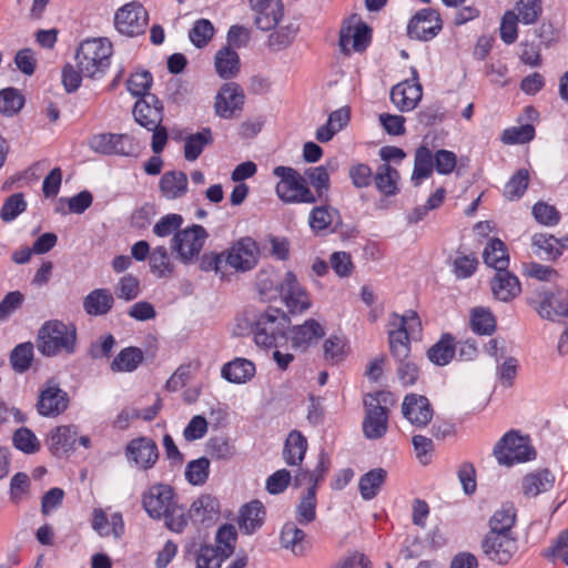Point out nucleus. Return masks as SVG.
I'll list each match as a JSON object with an SVG mask.
<instances>
[{
    "label": "nucleus",
    "mask_w": 568,
    "mask_h": 568,
    "mask_svg": "<svg viewBox=\"0 0 568 568\" xmlns=\"http://www.w3.org/2000/svg\"><path fill=\"white\" fill-rule=\"evenodd\" d=\"M483 260L496 271L490 282L494 297L501 302H510L517 297L521 285L518 277L507 270L509 255L506 244L500 239H490L483 252Z\"/></svg>",
    "instance_id": "f257e3e1"
},
{
    "label": "nucleus",
    "mask_w": 568,
    "mask_h": 568,
    "mask_svg": "<svg viewBox=\"0 0 568 568\" xmlns=\"http://www.w3.org/2000/svg\"><path fill=\"white\" fill-rule=\"evenodd\" d=\"M37 347L47 357L73 354L77 347L75 326L59 320L47 321L38 331Z\"/></svg>",
    "instance_id": "f03ea898"
},
{
    "label": "nucleus",
    "mask_w": 568,
    "mask_h": 568,
    "mask_svg": "<svg viewBox=\"0 0 568 568\" xmlns=\"http://www.w3.org/2000/svg\"><path fill=\"white\" fill-rule=\"evenodd\" d=\"M112 44L108 39L84 40L77 50L75 61L81 73L88 78L103 74L110 65Z\"/></svg>",
    "instance_id": "7ed1b4c3"
},
{
    "label": "nucleus",
    "mask_w": 568,
    "mask_h": 568,
    "mask_svg": "<svg viewBox=\"0 0 568 568\" xmlns=\"http://www.w3.org/2000/svg\"><path fill=\"white\" fill-rule=\"evenodd\" d=\"M526 302L544 320L556 321L559 317H568L567 296L560 290L538 284L528 292Z\"/></svg>",
    "instance_id": "20e7f679"
},
{
    "label": "nucleus",
    "mask_w": 568,
    "mask_h": 568,
    "mask_svg": "<svg viewBox=\"0 0 568 568\" xmlns=\"http://www.w3.org/2000/svg\"><path fill=\"white\" fill-rule=\"evenodd\" d=\"M273 174L280 179L275 192L284 203L313 204L316 202V196L295 169L278 165L273 170Z\"/></svg>",
    "instance_id": "39448f33"
},
{
    "label": "nucleus",
    "mask_w": 568,
    "mask_h": 568,
    "mask_svg": "<svg viewBox=\"0 0 568 568\" xmlns=\"http://www.w3.org/2000/svg\"><path fill=\"white\" fill-rule=\"evenodd\" d=\"M499 464L511 466L515 463H524L535 459L536 450L527 435L511 429L496 444L494 448Z\"/></svg>",
    "instance_id": "423d86ee"
},
{
    "label": "nucleus",
    "mask_w": 568,
    "mask_h": 568,
    "mask_svg": "<svg viewBox=\"0 0 568 568\" xmlns=\"http://www.w3.org/2000/svg\"><path fill=\"white\" fill-rule=\"evenodd\" d=\"M287 323L286 314L278 308H268L261 313L253 328L256 345L265 348L276 347L278 338L285 337Z\"/></svg>",
    "instance_id": "0eeeda50"
},
{
    "label": "nucleus",
    "mask_w": 568,
    "mask_h": 568,
    "mask_svg": "<svg viewBox=\"0 0 568 568\" xmlns=\"http://www.w3.org/2000/svg\"><path fill=\"white\" fill-rule=\"evenodd\" d=\"M207 236L202 225L193 224L175 232L171 240V250L176 253L180 262L191 264L199 257Z\"/></svg>",
    "instance_id": "6e6552de"
},
{
    "label": "nucleus",
    "mask_w": 568,
    "mask_h": 568,
    "mask_svg": "<svg viewBox=\"0 0 568 568\" xmlns=\"http://www.w3.org/2000/svg\"><path fill=\"white\" fill-rule=\"evenodd\" d=\"M149 23V14L144 7L132 1L116 10L114 27L123 36L138 37L143 34Z\"/></svg>",
    "instance_id": "1a4fd4ad"
},
{
    "label": "nucleus",
    "mask_w": 568,
    "mask_h": 568,
    "mask_svg": "<svg viewBox=\"0 0 568 568\" xmlns=\"http://www.w3.org/2000/svg\"><path fill=\"white\" fill-rule=\"evenodd\" d=\"M89 146L103 155L135 156L139 152L138 144L129 134L99 133L89 140Z\"/></svg>",
    "instance_id": "9d476101"
},
{
    "label": "nucleus",
    "mask_w": 568,
    "mask_h": 568,
    "mask_svg": "<svg viewBox=\"0 0 568 568\" xmlns=\"http://www.w3.org/2000/svg\"><path fill=\"white\" fill-rule=\"evenodd\" d=\"M481 549L491 562L507 565L517 552L518 542L514 535L486 534L481 541Z\"/></svg>",
    "instance_id": "9b49d317"
},
{
    "label": "nucleus",
    "mask_w": 568,
    "mask_h": 568,
    "mask_svg": "<svg viewBox=\"0 0 568 568\" xmlns=\"http://www.w3.org/2000/svg\"><path fill=\"white\" fill-rule=\"evenodd\" d=\"M443 29V21L437 10L425 8L417 11L409 20L407 34L410 39L429 41Z\"/></svg>",
    "instance_id": "f8f14e48"
},
{
    "label": "nucleus",
    "mask_w": 568,
    "mask_h": 568,
    "mask_svg": "<svg viewBox=\"0 0 568 568\" xmlns=\"http://www.w3.org/2000/svg\"><path fill=\"white\" fill-rule=\"evenodd\" d=\"M278 291L288 312L292 314H301L312 305L307 292L291 271L285 273L284 278L278 284Z\"/></svg>",
    "instance_id": "ddd939ff"
},
{
    "label": "nucleus",
    "mask_w": 568,
    "mask_h": 568,
    "mask_svg": "<svg viewBox=\"0 0 568 568\" xmlns=\"http://www.w3.org/2000/svg\"><path fill=\"white\" fill-rule=\"evenodd\" d=\"M244 99V92L237 83H224L215 97V113L223 119H233L242 112Z\"/></svg>",
    "instance_id": "4468645a"
},
{
    "label": "nucleus",
    "mask_w": 568,
    "mask_h": 568,
    "mask_svg": "<svg viewBox=\"0 0 568 568\" xmlns=\"http://www.w3.org/2000/svg\"><path fill=\"white\" fill-rule=\"evenodd\" d=\"M258 257V247L251 237H243L235 242L227 251L224 260L225 265L241 272L252 270Z\"/></svg>",
    "instance_id": "2eb2a0df"
},
{
    "label": "nucleus",
    "mask_w": 568,
    "mask_h": 568,
    "mask_svg": "<svg viewBox=\"0 0 568 568\" xmlns=\"http://www.w3.org/2000/svg\"><path fill=\"white\" fill-rule=\"evenodd\" d=\"M254 24L262 31L274 30L284 17L282 0H248Z\"/></svg>",
    "instance_id": "dca6fc26"
},
{
    "label": "nucleus",
    "mask_w": 568,
    "mask_h": 568,
    "mask_svg": "<svg viewBox=\"0 0 568 568\" xmlns=\"http://www.w3.org/2000/svg\"><path fill=\"white\" fill-rule=\"evenodd\" d=\"M174 491L171 486L155 484L143 494L142 505L150 517L159 519L174 505Z\"/></svg>",
    "instance_id": "f3484780"
},
{
    "label": "nucleus",
    "mask_w": 568,
    "mask_h": 568,
    "mask_svg": "<svg viewBox=\"0 0 568 568\" xmlns=\"http://www.w3.org/2000/svg\"><path fill=\"white\" fill-rule=\"evenodd\" d=\"M68 404L67 392L62 390L53 381H49L39 394L37 410L42 416L55 417L67 409Z\"/></svg>",
    "instance_id": "a211bd4d"
},
{
    "label": "nucleus",
    "mask_w": 568,
    "mask_h": 568,
    "mask_svg": "<svg viewBox=\"0 0 568 568\" xmlns=\"http://www.w3.org/2000/svg\"><path fill=\"white\" fill-rule=\"evenodd\" d=\"M402 413L415 426H427L434 416V409L428 398L415 393L404 397Z\"/></svg>",
    "instance_id": "6ab92c4d"
},
{
    "label": "nucleus",
    "mask_w": 568,
    "mask_h": 568,
    "mask_svg": "<svg viewBox=\"0 0 568 568\" xmlns=\"http://www.w3.org/2000/svg\"><path fill=\"white\" fill-rule=\"evenodd\" d=\"M163 115V104L154 94L138 100L133 108L134 120L146 130L162 124Z\"/></svg>",
    "instance_id": "aec40b11"
},
{
    "label": "nucleus",
    "mask_w": 568,
    "mask_h": 568,
    "mask_svg": "<svg viewBox=\"0 0 568 568\" xmlns=\"http://www.w3.org/2000/svg\"><path fill=\"white\" fill-rule=\"evenodd\" d=\"M125 454L140 469L153 467L159 458L156 444L146 437L132 439L126 446Z\"/></svg>",
    "instance_id": "412c9836"
},
{
    "label": "nucleus",
    "mask_w": 568,
    "mask_h": 568,
    "mask_svg": "<svg viewBox=\"0 0 568 568\" xmlns=\"http://www.w3.org/2000/svg\"><path fill=\"white\" fill-rule=\"evenodd\" d=\"M371 42V29L364 22L356 26L343 27L339 34V47L343 53L349 54L352 50L363 52Z\"/></svg>",
    "instance_id": "4be33fe9"
},
{
    "label": "nucleus",
    "mask_w": 568,
    "mask_h": 568,
    "mask_svg": "<svg viewBox=\"0 0 568 568\" xmlns=\"http://www.w3.org/2000/svg\"><path fill=\"white\" fill-rule=\"evenodd\" d=\"M311 230L320 234L324 231L336 232L343 224L341 213L331 205H320L312 209L308 217Z\"/></svg>",
    "instance_id": "5701e85b"
},
{
    "label": "nucleus",
    "mask_w": 568,
    "mask_h": 568,
    "mask_svg": "<svg viewBox=\"0 0 568 568\" xmlns=\"http://www.w3.org/2000/svg\"><path fill=\"white\" fill-rule=\"evenodd\" d=\"M423 90L419 83H412L406 80L393 87L390 100L402 112L414 110L422 100Z\"/></svg>",
    "instance_id": "b1692460"
},
{
    "label": "nucleus",
    "mask_w": 568,
    "mask_h": 568,
    "mask_svg": "<svg viewBox=\"0 0 568 568\" xmlns=\"http://www.w3.org/2000/svg\"><path fill=\"white\" fill-rule=\"evenodd\" d=\"M325 335V328L314 318L306 320L302 325L291 329L293 348L305 351Z\"/></svg>",
    "instance_id": "393cba45"
},
{
    "label": "nucleus",
    "mask_w": 568,
    "mask_h": 568,
    "mask_svg": "<svg viewBox=\"0 0 568 568\" xmlns=\"http://www.w3.org/2000/svg\"><path fill=\"white\" fill-rule=\"evenodd\" d=\"M555 475L548 468H539L526 474L521 480V491L528 498H535L552 489Z\"/></svg>",
    "instance_id": "a878e982"
},
{
    "label": "nucleus",
    "mask_w": 568,
    "mask_h": 568,
    "mask_svg": "<svg viewBox=\"0 0 568 568\" xmlns=\"http://www.w3.org/2000/svg\"><path fill=\"white\" fill-rule=\"evenodd\" d=\"M220 515V504L216 497L210 494L199 496L190 506L189 517L194 523L213 524Z\"/></svg>",
    "instance_id": "bb28decb"
},
{
    "label": "nucleus",
    "mask_w": 568,
    "mask_h": 568,
    "mask_svg": "<svg viewBox=\"0 0 568 568\" xmlns=\"http://www.w3.org/2000/svg\"><path fill=\"white\" fill-rule=\"evenodd\" d=\"M265 515V508L263 504L257 499L243 505L240 509L239 516L240 529L246 535L254 534L262 527Z\"/></svg>",
    "instance_id": "cd10ccee"
},
{
    "label": "nucleus",
    "mask_w": 568,
    "mask_h": 568,
    "mask_svg": "<svg viewBox=\"0 0 568 568\" xmlns=\"http://www.w3.org/2000/svg\"><path fill=\"white\" fill-rule=\"evenodd\" d=\"M114 303L109 288H95L83 298V310L90 316H103L113 308Z\"/></svg>",
    "instance_id": "c85d7f7f"
},
{
    "label": "nucleus",
    "mask_w": 568,
    "mask_h": 568,
    "mask_svg": "<svg viewBox=\"0 0 568 568\" xmlns=\"http://www.w3.org/2000/svg\"><path fill=\"white\" fill-rule=\"evenodd\" d=\"M92 528L102 537L113 535L119 539L124 534V521L120 513L112 514L109 519L102 509H94Z\"/></svg>",
    "instance_id": "c756f323"
},
{
    "label": "nucleus",
    "mask_w": 568,
    "mask_h": 568,
    "mask_svg": "<svg viewBox=\"0 0 568 568\" xmlns=\"http://www.w3.org/2000/svg\"><path fill=\"white\" fill-rule=\"evenodd\" d=\"M187 175L182 171L165 172L160 179L159 187L164 197L175 200L187 192Z\"/></svg>",
    "instance_id": "7c9ffc66"
},
{
    "label": "nucleus",
    "mask_w": 568,
    "mask_h": 568,
    "mask_svg": "<svg viewBox=\"0 0 568 568\" xmlns=\"http://www.w3.org/2000/svg\"><path fill=\"white\" fill-rule=\"evenodd\" d=\"M221 374L231 383L243 384L255 375V365L246 358L236 357L223 365Z\"/></svg>",
    "instance_id": "2f4dec72"
},
{
    "label": "nucleus",
    "mask_w": 568,
    "mask_h": 568,
    "mask_svg": "<svg viewBox=\"0 0 568 568\" xmlns=\"http://www.w3.org/2000/svg\"><path fill=\"white\" fill-rule=\"evenodd\" d=\"M216 73L220 78L229 80L240 72V57L230 45L221 48L214 58Z\"/></svg>",
    "instance_id": "473e14b6"
},
{
    "label": "nucleus",
    "mask_w": 568,
    "mask_h": 568,
    "mask_svg": "<svg viewBox=\"0 0 568 568\" xmlns=\"http://www.w3.org/2000/svg\"><path fill=\"white\" fill-rule=\"evenodd\" d=\"M531 250L538 258L544 261H555L561 255L558 239L546 233L532 235Z\"/></svg>",
    "instance_id": "72a5a7b5"
},
{
    "label": "nucleus",
    "mask_w": 568,
    "mask_h": 568,
    "mask_svg": "<svg viewBox=\"0 0 568 568\" xmlns=\"http://www.w3.org/2000/svg\"><path fill=\"white\" fill-rule=\"evenodd\" d=\"M307 450V440L305 436L302 435L296 429H293L284 444L283 449V458L290 466L300 465L305 456Z\"/></svg>",
    "instance_id": "f704fd0d"
},
{
    "label": "nucleus",
    "mask_w": 568,
    "mask_h": 568,
    "mask_svg": "<svg viewBox=\"0 0 568 568\" xmlns=\"http://www.w3.org/2000/svg\"><path fill=\"white\" fill-rule=\"evenodd\" d=\"M305 538V532L297 527L296 523L287 521L281 530L280 544L284 549L291 550L293 555L303 556Z\"/></svg>",
    "instance_id": "c9c22d12"
},
{
    "label": "nucleus",
    "mask_w": 568,
    "mask_h": 568,
    "mask_svg": "<svg viewBox=\"0 0 568 568\" xmlns=\"http://www.w3.org/2000/svg\"><path fill=\"white\" fill-rule=\"evenodd\" d=\"M455 353V338L452 334L445 333L439 341L427 351V357L435 365L445 366L450 363Z\"/></svg>",
    "instance_id": "e433bc0d"
},
{
    "label": "nucleus",
    "mask_w": 568,
    "mask_h": 568,
    "mask_svg": "<svg viewBox=\"0 0 568 568\" xmlns=\"http://www.w3.org/2000/svg\"><path fill=\"white\" fill-rule=\"evenodd\" d=\"M387 478V471L384 468H374L364 474L358 481V490L364 500L375 498Z\"/></svg>",
    "instance_id": "4c0bfd02"
},
{
    "label": "nucleus",
    "mask_w": 568,
    "mask_h": 568,
    "mask_svg": "<svg viewBox=\"0 0 568 568\" xmlns=\"http://www.w3.org/2000/svg\"><path fill=\"white\" fill-rule=\"evenodd\" d=\"M213 143V135L210 128H204L200 132L189 134L184 140V158L189 162H194L202 154L203 150Z\"/></svg>",
    "instance_id": "58836bf2"
},
{
    "label": "nucleus",
    "mask_w": 568,
    "mask_h": 568,
    "mask_svg": "<svg viewBox=\"0 0 568 568\" xmlns=\"http://www.w3.org/2000/svg\"><path fill=\"white\" fill-rule=\"evenodd\" d=\"M516 523V510L513 505H506L497 509L489 520V531L494 535H514L511 529Z\"/></svg>",
    "instance_id": "ea45409f"
},
{
    "label": "nucleus",
    "mask_w": 568,
    "mask_h": 568,
    "mask_svg": "<svg viewBox=\"0 0 568 568\" xmlns=\"http://www.w3.org/2000/svg\"><path fill=\"white\" fill-rule=\"evenodd\" d=\"M435 166V160L432 151L427 146H419L415 153L414 171L412 181L415 186L420 184L423 179L432 175Z\"/></svg>",
    "instance_id": "a19ab883"
},
{
    "label": "nucleus",
    "mask_w": 568,
    "mask_h": 568,
    "mask_svg": "<svg viewBox=\"0 0 568 568\" xmlns=\"http://www.w3.org/2000/svg\"><path fill=\"white\" fill-rule=\"evenodd\" d=\"M398 179V171L388 163L379 165L374 176L377 190L386 196H392L397 193Z\"/></svg>",
    "instance_id": "79ce46f5"
},
{
    "label": "nucleus",
    "mask_w": 568,
    "mask_h": 568,
    "mask_svg": "<svg viewBox=\"0 0 568 568\" xmlns=\"http://www.w3.org/2000/svg\"><path fill=\"white\" fill-rule=\"evenodd\" d=\"M150 270L159 278L171 277L174 273V264L171 262L170 255L165 246H156L150 254Z\"/></svg>",
    "instance_id": "37998d69"
},
{
    "label": "nucleus",
    "mask_w": 568,
    "mask_h": 568,
    "mask_svg": "<svg viewBox=\"0 0 568 568\" xmlns=\"http://www.w3.org/2000/svg\"><path fill=\"white\" fill-rule=\"evenodd\" d=\"M77 443V434L72 428H55L49 437V447L54 455L67 454Z\"/></svg>",
    "instance_id": "c03bdc74"
},
{
    "label": "nucleus",
    "mask_w": 568,
    "mask_h": 568,
    "mask_svg": "<svg viewBox=\"0 0 568 568\" xmlns=\"http://www.w3.org/2000/svg\"><path fill=\"white\" fill-rule=\"evenodd\" d=\"M143 352L138 347L123 348L111 363L113 372H133L143 362Z\"/></svg>",
    "instance_id": "a18cd8bd"
},
{
    "label": "nucleus",
    "mask_w": 568,
    "mask_h": 568,
    "mask_svg": "<svg viewBox=\"0 0 568 568\" xmlns=\"http://www.w3.org/2000/svg\"><path fill=\"white\" fill-rule=\"evenodd\" d=\"M298 29V26L292 22L277 28L268 36L267 47L275 52L288 48L294 42Z\"/></svg>",
    "instance_id": "49530a36"
},
{
    "label": "nucleus",
    "mask_w": 568,
    "mask_h": 568,
    "mask_svg": "<svg viewBox=\"0 0 568 568\" xmlns=\"http://www.w3.org/2000/svg\"><path fill=\"white\" fill-rule=\"evenodd\" d=\"M295 519L301 525H308L316 519V494L307 488L295 509Z\"/></svg>",
    "instance_id": "de8ad7c7"
},
{
    "label": "nucleus",
    "mask_w": 568,
    "mask_h": 568,
    "mask_svg": "<svg viewBox=\"0 0 568 568\" xmlns=\"http://www.w3.org/2000/svg\"><path fill=\"white\" fill-rule=\"evenodd\" d=\"M470 326L479 335H491L496 329V318L488 308L476 307L470 314Z\"/></svg>",
    "instance_id": "09e8293b"
},
{
    "label": "nucleus",
    "mask_w": 568,
    "mask_h": 568,
    "mask_svg": "<svg viewBox=\"0 0 568 568\" xmlns=\"http://www.w3.org/2000/svg\"><path fill=\"white\" fill-rule=\"evenodd\" d=\"M530 175L527 169H519L505 184L504 196L508 201L519 200L528 189Z\"/></svg>",
    "instance_id": "8fccbe9b"
},
{
    "label": "nucleus",
    "mask_w": 568,
    "mask_h": 568,
    "mask_svg": "<svg viewBox=\"0 0 568 568\" xmlns=\"http://www.w3.org/2000/svg\"><path fill=\"white\" fill-rule=\"evenodd\" d=\"M389 352L396 363L412 359L410 343L404 331H389Z\"/></svg>",
    "instance_id": "3c124183"
},
{
    "label": "nucleus",
    "mask_w": 568,
    "mask_h": 568,
    "mask_svg": "<svg viewBox=\"0 0 568 568\" xmlns=\"http://www.w3.org/2000/svg\"><path fill=\"white\" fill-rule=\"evenodd\" d=\"M364 403L366 415L363 426H387V408L379 405L378 399L374 396H369Z\"/></svg>",
    "instance_id": "603ef678"
},
{
    "label": "nucleus",
    "mask_w": 568,
    "mask_h": 568,
    "mask_svg": "<svg viewBox=\"0 0 568 568\" xmlns=\"http://www.w3.org/2000/svg\"><path fill=\"white\" fill-rule=\"evenodd\" d=\"M13 446L24 454L40 450L41 443L30 428H17L12 436Z\"/></svg>",
    "instance_id": "864d4df0"
},
{
    "label": "nucleus",
    "mask_w": 568,
    "mask_h": 568,
    "mask_svg": "<svg viewBox=\"0 0 568 568\" xmlns=\"http://www.w3.org/2000/svg\"><path fill=\"white\" fill-rule=\"evenodd\" d=\"M33 361V345L30 342L17 345L10 355V362L16 372L28 371Z\"/></svg>",
    "instance_id": "5fc2aeb1"
},
{
    "label": "nucleus",
    "mask_w": 568,
    "mask_h": 568,
    "mask_svg": "<svg viewBox=\"0 0 568 568\" xmlns=\"http://www.w3.org/2000/svg\"><path fill=\"white\" fill-rule=\"evenodd\" d=\"M215 29L210 20L199 19L191 28L189 38L196 48H203L211 41Z\"/></svg>",
    "instance_id": "6e6d98bb"
},
{
    "label": "nucleus",
    "mask_w": 568,
    "mask_h": 568,
    "mask_svg": "<svg viewBox=\"0 0 568 568\" xmlns=\"http://www.w3.org/2000/svg\"><path fill=\"white\" fill-rule=\"evenodd\" d=\"M140 293V281L132 274L120 277L115 285V295L125 302L135 300Z\"/></svg>",
    "instance_id": "4d7b16f0"
},
{
    "label": "nucleus",
    "mask_w": 568,
    "mask_h": 568,
    "mask_svg": "<svg viewBox=\"0 0 568 568\" xmlns=\"http://www.w3.org/2000/svg\"><path fill=\"white\" fill-rule=\"evenodd\" d=\"M518 20L525 24L535 23L542 12L540 0H518L516 3Z\"/></svg>",
    "instance_id": "13d9d810"
},
{
    "label": "nucleus",
    "mask_w": 568,
    "mask_h": 568,
    "mask_svg": "<svg viewBox=\"0 0 568 568\" xmlns=\"http://www.w3.org/2000/svg\"><path fill=\"white\" fill-rule=\"evenodd\" d=\"M27 209V202L22 193L11 194L3 203L0 217L3 222L13 221L19 214Z\"/></svg>",
    "instance_id": "bf43d9fd"
},
{
    "label": "nucleus",
    "mask_w": 568,
    "mask_h": 568,
    "mask_svg": "<svg viewBox=\"0 0 568 568\" xmlns=\"http://www.w3.org/2000/svg\"><path fill=\"white\" fill-rule=\"evenodd\" d=\"M23 97L17 89L7 88L0 91V112L7 115L17 113L23 106Z\"/></svg>",
    "instance_id": "052dcab7"
},
{
    "label": "nucleus",
    "mask_w": 568,
    "mask_h": 568,
    "mask_svg": "<svg viewBox=\"0 0 568 568\" xmlns=\"http://www.w3.org/2000/svg\"><path fill=\"white\" fill-rule=\"evenodd\" d=\"M210 460L205 457L192 460L185 469V477L192 485H203L209 477Z\"/></svg>",
    "instance_id": "680f3d73"
},
{
    "label": "nucleus",
    "mask_w": 568,
    "mask_h": 568,
    "mask_svg": "<svg viewBox=\"0 0 568 568\" xmlns=\"http://www.w3.org/2000/svg\"><path fill=\"white\" fill-rule=\"evenodd\" d=\"M183 224V217L176 213H170L162 216L153 226V233L159 237H166L180 231Z\"/></svg>",
    "instance_id": "e2e57ef3"
},
{
    "label": "nucleus",
    "mask_w": 568,
    "mask_h": 568,
    "mask_svg": "<svg viewBox=\"0 0 568 568\" xmlns=\"http://www.w3.org/2000/svg\"><path fill=\"white\" fill-rule=\"evenodd\" d=\"M532 215L535 220L542 225L554 226L560 220L558 210L546 202L539 201L532 206Z\"/></svg>",
    "instance_id": "0e129e2a"
},
{
    "label": "nucleus",
    "mask_w": 568,
    "mask_h": 568,
    "mask_svg": "<svg viewBox=\"0 0 568 568\" xmlns=\"http://www.w3.org/2000/svg\"><path fill=\"white\" fill-rule=\"evenodd\" d=\"M306 175L311 185L316 191V200L322 199L323 195H326L329 189V175L327 170L322 165L312 168L306 171Z\"/></svg>",
    "instance_id": "69168bd1"
},
{
    "label": "nucleus",
    "mask_w": 568,
    "mask_h": 568,
    "mask_svg": "<svg viewBox=\"0 0 568 568\" xmlns=\"http://www.w3.org/2000/svg\"><path fill=\"white\" fill-rule=\"evenodd\" d=\"M152 77L150 72L142 71L131 74L126 81L128 91L135 97H146L148 90L151 88Z\"/></svg>",
    "instance_id": "338daca9"
},
{
    "label": "nucleus",
    "mask_w": 568,
    "mask_h": 568,
    "mask_svg": "<svg viewBox=\"0 0 568 568\" xmlns=\"http://www.w3.org/2000/svg\"><path fill=\"white\" fill-rule=\"evenodd\" d=\"M222 558L219 548L202 546L196 556V568H221Z\"/></svg>",
    "instance_id": "774afa93"
}]
</instances>
